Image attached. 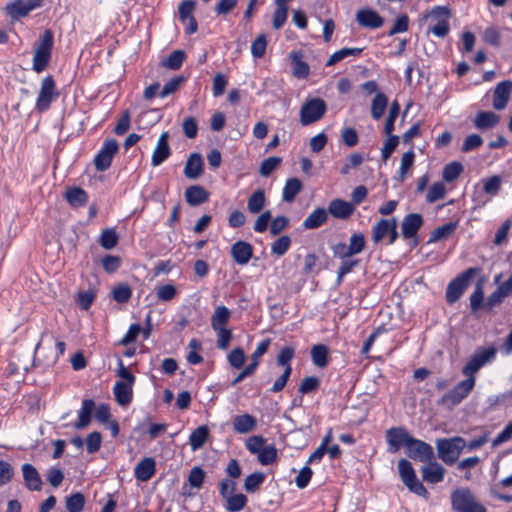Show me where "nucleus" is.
I'll return each mask as SVG.
<instances>
[{
  "instance_id": "nucleus-32",
  "label": "nucleus",
  "mask_w": 512,
  "mask_h": 512,
  "mask_svg": "<svg viewBox=\"0 0 512 512\" xmlns=\"http://www.w3.org/2000/svg\"><path fill=\"white\" fill-rule=\"evenodd\" d=\"M327 212L323 208H317L311 212L303 222L305 229H316L327 221Z\"/></svg>"
},
{
  "instance_id": "nucleus-24",
  "label": "nucleus",
  "mask_w": 512,
  "mask_h": 512,
  "mask_svg": "<svg viewBox=\"0 0 512 512\" xmlns=\"http://www.w3.org/2000/svg\"><path fill=\"white\" fill-rule=\"evenodd\" d=\"M203 173V159L200 154L193 153L188 158L185 168L184 174L189 179H197Z\"/></svg>"
},
{
  "instance_id": "nucleus-12",
  "label": "nucleus",
  "mask_w": 512,
  "mask_h": 512,
  "mask_svg": "<svg viewBox=\"0 0 512 512\" xmlns=\"http://www.w3.org/2000/svg\"><path fill=\"white\" fill-rule=\"evenodd\" d=\"M118 149L119 145L115 139L105 140L99 153L94 159L96 170L100 172L107 170L110 167L112 159L117 153Z\"/></svg>"
},
{
  "instance_id": "nucleus-48",
  "label": "nucleus",
  "mask_w": 512,
  "mask_h": 512,
  "mask_svg": "<svg viewBox=\"0 0 512 512\" xmlns=\"http://www.w3.org/2000/svg\"><path fill=\"white\" fill-rule=\"evenodd\" d=\"M185 59V53L181 50L173 51L163 62L164 67L177 70L181 67Z\"/></svg>"
},
{
  "instance_id": "nucleus-4",
  "label": "nucleus",
  "mask_w": 512,
  "mask_h": 512,
  "mask_svg": "<svg viewBox=\"0 0 512 512\" xmlns=\"http://www.w3.org/2000/svg\"><path fill=\"white\" fill-rule=\"evenodd\" d=\"M53 47V34L50 30H45L35 44L33 56V70L40 73L48 65L51 58V50Z\"/></svg>"
},
{
  "instance_id": "nucleus-34",
  "label": "nucleus",
  "mask_w": 512,
  "mask_h": 512,
  "mask_svg": "<svg viewBox=\"0 0 512 512\" xmlns=\"http://www.w3.org/2000/svg\"><path fill=\"white\" fill-rule=\"evenodd\" d=\"M393 224L392 219H380L372 228V240L375 244L388 236Z\"/></svg>"
},
{
  "instance_id": "nucleus-41",
  "label": "nucleus",
  "mask_w": 512,
  "mask_h": 512,
  "mask_svg": "<svg viewBox=\"0 0 512 512\" xmlns=\"http://www.w3.org/2000/svg\"><path fill=\"white\" fill-rule=\"evenodd\" d=\"M362 52L361 48H342L334 52L327 60L326 66H333L336 63L350 56H358Z\"/></svg>"
},
{
  "instance_id": "nucleus-14",
  "label": "nucleus",
  "mask_w": 512,
  "mask_h": 512,
  "mask_svg": "<svg viewBox=\"0 0 512 512\" xmlns=\"http://www.w3.org/2000/svg\"><path fill=\"white\" fill-rule=\"evenodd\" d=\"M169 134L168 132H163L157 141L156 147L153 151L151 158V165L153 167H157L161 165L171 154V150L168 143Z\"/></svg>"
},
{
  "instance_id": "nucleus-11",
  "label": "nucleus",
  "mask_w": 512,
  "mask_h": 512,
  "mask_svg": "<svg viewBox=\"0 0 512 512\" xmlns=\"http://www.w3.org/2000/svg\"><path fill=\"white\" fill-rule=\"evenodd\" d=\"M57 97L55 81L51 76L45 77L41 82L36 109L40 112L46 111Z\"/></svg>"
},
{
  "instance_id": "nucleus-15",
  "label": "nucleus",
  "mask_w": 512,
  "mask_h": 512,
  "mask_svg": "<svg viewBox=\"0 0 512 512\" xmlns=\"http://www.w3.org/2000/svg\"><path fill=\"white\" fill-rule=\"evenodd\" d=\"M150 330L151 328L149 322H145V325L133 323L130 325L123 338L119 341V345L128 346L129 344L135 342L139 336H142L143 339H147L150 335Z\"/></svg>"
},
{
  "instance_id": "nucleus-57",
  "label": "nucleus",
  "mask_w": 512,
  "mask_h": 512,
  "mask_svg": "<svg viewBox=\"0 0 512 512\" xmlns=\"http://www.w3.org/2000/svg\"><path fill=\"white\" fill-rule=\"evenodd\" d=\"M511 225H512L511 220L507 219V220L504 221L502 226L497 230V232L495 234V237H494V240H493V243L496 246H501V245H503L504 243L507 242L508 234H509V230L511 228Z\"/></svg>"
},
{
  "instance_id": "nucleus-25",
  "label": "nucleus",
  "mask_w": 512,
  "mask_h": 512,
  "mask_svg": "<svg viewBox=\"0 0 512 512\" xmlns=\"http://www.w3.org/2000/svg\"><path fill=\"white\" fill-rule=\"evenodd\" d=\"M328 210L335 218L346 219L353 213L354 205L341 199H335L330 202Z\"/></svg>"
},
{
  "instance_id": "nucleus-8",
  "label": "nucleus",
  "mask_w": 512,
  "mask_h": 512,
  "mask_svg": "<svg viewBox=\"0 0 512 512\" xmlns=\"http://www.w3.org/2000/svg\"><path fill=\"white\" fill-rule=\"evenodd\" d=\"M475 382V377H465L442 397L441 403L447 407L458 405L473 390Z\"/></svg>"
},
{
  "instance_id": "nucleus-31",
  "label": "nucleus",
  "mask_w": 512,
  "mask_h": 512,
  "mask_svg": "<svg viewBox=\"0 0 512 512\" xmlns=\"http://www.w3.org/2000/svg\"><path fill=\"white\" fill-rule=\"evenodd\" d=\"M132 385L129 383L124 382H116L114 385V395L116 398V401L122 405L125 406L129 404L132 400Z\"/></svg>"
},
{
  "instance_id": "nucleus-36",
  "label": "nucleus",
  "mask_w": 512,
  "mask_h": 512,
  "mask_svg": "<svg viewBox=\"0 0 512 512\" xmlns=\"http://www.w3.org/2000/svg\"><path fill=\"white\" fill-rule=\"evenodd\" d=\"M485 302L483 284L482 282H478L470 296V308L473 312L486 310Z\"/></svg>"
},
{
  "instance_id": "nucleus-64",
  "label": "nucleus",
  "mask_w": 512,
  "mask_h": 512,
  "mask_svg": "<svg viewBox=\"0 0 512 512\" xmlns=\"http://www.w3.org/2000/svg\"><path fill=\"white\" fill-rule=\"evenodd\" d=\"M289 226V219L286 216H277L271 221L270 233L273 236L279 235Z\"/></svg>"
},
{
  "instance_id": "nucleus-33",
  "label": "nucleus",
  "mask_w": 512,
  "mask_h": 512,
  "mask_svg": "<svg viewBox=\"0 0 512 512\" xmlns=\"http://www.w3.org/2000/svg\"><path fill=\"white\" fill-rule=\"evenodd\" d=\"M458 226L457 222H449L442 226L435 228L428 240V243H435L441 240H445L450 237Z\"/></svg>"
},
{
  "instance_id": "nucleus-27",
  "label": "nucleus",
  "mask_w": 512,
  "mask_h": 512,
  "mask_svg": "<svg viewBox=\"0 0 512 512\" xmlns=\"http://www.w3.org/2000/svg\"><path fill=\"white\" fill-rule=\"evenodd\" d=\"M232 424L237 433L246 434L255 429L257 422L253 416L243 414L235 416Z\"/></svg>"
},
{
  "instance_id": "nucleus-59",
  "label": "nucleus",
  "mask_w": 512,
  "mask_h": 512,
  "mask_svg": "<svg viewBox=\"0 0 512 512\" xmlns=\"http://www.w3.org/2000/svg\"><path fill=\"white\" fill-rule=\"evenodd\" d=\"M257 455L262 465H269L276 459L277 451L273 445H267Z\"/></svg>"
},
{
  "instance_id": "nucleus-17",
  "label": "nucleus",
  "mask_w": 512,
  "mask_h": 512,
  "mask_svg": "<svg viewBox=\"0 0 512 512\" xmlns=\"http://www.w3.org/2000/svg\"><path fill=\"white\" fill-rule=\"evenodd\" d=\"M231 255L238 265H246L253 255V247L246 241H237L231 247Z\"/></svg>"
},
{
  "instance_id": "nucleus-16",
  "label": "nucleus",
  "mask_w": 512,
  "mask_h": 512,
  "mask_svg": "<svg viewBox=\"0 0 512 512\" xmlns=\"http://www.w3.org/2000/svg\"><path fill=\"white\" fill-rule=\"evenodd\" d=\"M445 468L437 462H429L421 467L422 478L429 484H436L443 481Z\"/></svg>"
},
{
  "instance_id": "nucleus-1",
  "label": "nucleus",
  "mask_w": 512,
  "mask_h": 512,
  "mask_svg": "<svg viewBox=\"0 0 512 512\" xmlns=\"http://www.w3.org/2000/svg\"><path fill=\"white\" fill-rule=\"evenodd\" d=\"M65 347L66 343L62 337L45 332L36 345L35 354L39 359H43L45 365L52 366L64 354Z\"/></svg>"
},
{
  "instance_id": "nucleus-9",
  "label": "nucleus",
  "mask_w": 512,
  "mask_h": 512,
  "mask_svg": "<svg viewBox=\"0 0 512 512\" xmlns=\"http://www.w3.org/2000/svg\"><path fill=\"white\" fill-rule=\"evenodd\" d=\"M327 109L326 103L321 98L307 100L300 109V122L303 126L319 121Z\"/></svg>"
},
{
  "instance_id": "nucleus-30",
  "label": "nucleus",
  "mask_w": 512,
  "mask_h": 512,
  "mask_svg": "<svg viewBox=\"0 0 512 512\" xmlns=\"http://www.w3.org/2000/svg\"><path fill=\"white\" fill-rule=\"evenodd\" d=\"M266 195L263 189L255 190L247 201V209L252 214L260 213L266 205Z\"/></svg>"
},
{
  "instance_id": "nucleus-7",
  "label": "nucleus",
  "mask_w": 512,
  "mask_h": 512,
  "mask_svg": "<svg viewBox=\"0 0 512 512\" xmlns=\"http://www.w3.org/2000/svg\"><path fill=\"white\" fill-rule=\"evenodd\" d=\"M426 18L429 20V31L435 36L443 38L448 34L450 30V11L448 8L435 7L426 15Z\"/></svg>"
},
{
  "instance_id": "nucleus-18",
  "label": "nucleus",
  "mask_w": 512,
  "mask_h": 512,
  "mask_svg": "<svg viewBox=\"0 0 512 512\" xmlns=\"http://www.w3.org/2000/svg\"><path fill=\"white\" fill-rule=\"evenodd\" d=\"M357 22L366 28L376 29L383 25V18L374 10L362 9L356 13Z\"/></svg>"
},
{
  "instance_id": "nucleus-50",
  "label": "nucleus",
  "mask_w": 512,
  "mask_h": 512,
  "mask_svg": "<svg viewBox=\"0 0 512 512\" xmlns=\"http://www.w3.org/2000/svg\"><path fill=\"white\" fill-rule=\"evenodd\" d=\"M270 345V340L265 339L258 343L256 350L251 355V363L248 365L249 367H253L255 371L260 363V358L266 353Z\"/></svg>"
},
{
  "instance_id": "nucleus-55",
  "label": "nucleus",
  "mask_w": 512,
  "mask_h": 512,
  "mask_svg": "<svg viewBox=\"0 0 512 512\" xmlns=\"http://www.w3.org/2000/svg\"><path fill=\"white\" fill-rule=\"evenodd\" d=\"M156 297L161 301H170L177 295V289L173 284H165L156 288Z\"/></svg>"
},
{
  "instance_id": "nucleus-20",
  "label": "nucleus",
  "mask_w": 512,
  "mask_h": 512,
  "mask_svg": "<svg viewBox=\"0 0 512 512\" xmlns=\"http://www.w3.org/2000/svg\"><path fill=\"white\" fill-rule=\"evenodd\" d=\"M398 471L402 482L409 488L410 491H416V481L414 468L406 459H400L398 462Z\"/></svg>"
},
{
  "instance_id": "nucleus-44",
  "label": "nucleus",
  "mask_w": 512,
  "mask_h": 512,
  "mask_svg": "<svg viewBox=\"0 0 512 512\" xmlns=\"http://www.w3.org/2000/svg\"><path fill=\"white\" fill-rule=\"evenodd\" d=\"M401 233L405 239L416 236V213L406 215L401 224Z\"/></svg>"
},
{
  "instance_id": "nucleus-23",
  "label": "nucleus",
  "mask_w": 512,
  "mask_h": 512,
  "mask_svg": "<svg viewBox=\"0 0 512 512\" xmlns=\"http://www.w3.org/2000/svg\"><path fill=\"white\" fill-rule=\"evenodd\" d=\"M155 461L153 458L147 457L141 460L134 469L137 480L146 482L155 474Z\"/></svg>"
},
{
  "instance_id": "nucleus-60",
  "label": "nucleus",
  "mask_w": 512,
  "mask_h": 512,
  "mask_svg": "<svg viewBox=\"0 0 512 512\" xmlns=\"http://www.w3.org/2000/svg\"><path fill=\"white\" fill-rule=\"evenodd\" d=\"M194 8L195 2L193 0H184L180 3L178 12L182 23H186V20L193 17Z\"/></svg>"
},
{
  "instance_id": "nucleus-2",
  "label": "nucleus",
  "mask_w": 512,
  "mask_h": 512,
  "mask_svg": "<svg viewBox=\"0 0 512 512\" xmlns=\"http://www.w3.org/2000/svg\"><path fill=\"white\" fill-rule=\"evenodd\" d=\"M385 439L389 453H396L401 448H404L409 457H416V439L403 427L388 429L385 433Z\"/></svg>"
},
{
  "instance_id": "nucleus-53",
  "label": "nucleus",
  "mask_w": 512,
  "mask_h": 512,
  "mask_svg": "<svg viewBox=\"0 0 512 512\" xmlns=\"http://www.w3.org/2000/svg\"><path fill=\"white\" fill-rule=\"evenodd\" d=\"M245 446L250 453L258 454L267 446L266 439L259 435L251 436L246 440Z\"/></svg>"
},
{
  "instance_id": "nucleus-51",
  "label": "nucleus",
  "mask_w": 512,
  "mask_h": 512,
  "mask_svg": "<svg viewBox=\"0 0 512 512\" xmlns=\"http://www.w3.org/2000/svg\"><path fill=\"white\" fill-rule=\"evenodd\" d=\"M85 498L81 493H75L66 499V508L69 512H80L83 509Z\"/></svg>"
},
{
  "instance_id": "nucleus-56",
  "label": "nucleus",
  "mask_w": 512,
  "mask_h": 512,
  "mask_svg": "<svg viewBox=\"0 0 512 512\" xmlns=\"http://www.w3.org/2000/svg\"><path fill=\"white\" fill-rule=\"evenodd\" d=\"M281 163L280 157H269L260 166L259 172L263 177H268Z\"/></svg>"
},
{
  "instance_id": "nucleus-5",
  "label": "nucleus",
  "mask_w": 512,
  "mask_h": 512,
  "mask_svg": "<svg viewBox=\"0 0 512 512\" xmlns=\"http://www.w3.org/2000/svg\"><path fill=\"white\" fill-rule=\"evenodd\" d=\"M497 350L495 347L478 348L462 368L465 377H475V374L486 364L495 360Z\"/></svg>"
},
{
  "instance_id": "nucleus-28",
  "label": "nucleus",
  "mask_w": 512,
  "mask_h": 512,
  "mask_svg": "<svg viewBox=\"0 0 512 512\" xmlns=\"http://www.w3.org/2000/svg\"><path fill=\"white\" fill-rule=\"evenodd\" d=\"M499 116L491 111L479 112L474 119L477 129L485 130L495 127L499 123Z\"/></svg>"
},
{
  "instance_id": "nucleus-62",
  "label": "nucleus",
  "mask_w": 512,
  "mask_h": 512,
  "mask_svg": "<svg viewBox=\"0 0 512 512\" xmlns=\"http://www.w3.org/2000/svg\"><path fill=\"white\" fill-rule=\"evenodd\" d=\"M272 214L270 210L262 212L255 220L254 230L258 233H263L267 230L268 224L271 221Z\"/></svg>"
},
{
  "instance_id": "nucleus-45",
  "label": "nucleus",
  "mask_w": 512,
  "mask_h": 512,
  "mask_svg": "<svg viewBox=\"0 0 512 512\" xmlns=\"http://www.w3.org/2000/svg\"><path fill=\"white\" fill-rule=\"evenodd\" d=\"M265 475L262 472H255L248 475L244 480V488L248 493H254L264 482Z\"/></svg>"
},
{
  "instance_id": "nucleus-19",
  "label": "nucleus",
  "mask_w": 512,
  "mask_h": 512,
  "mask_svg": "<svg viewBox=\"0 0 512 512\" xmlns=\"http://www.w3.org/2000/svg\"><path fill=\"white\" fill-rule=\"evenodd\" d=\"M511 87L512 83L510 81H503L496 86L493 94V107L496 110H502L506 107Z\"/></svg>"
},
{
  "instance_id": "nucleus-38",
  "label": "nucleus",
  "mask_w": 512,
  "mask_h": 512,
  "mask_svg": "<svg viewBox=\"0 0 512 512\" xmlns=\"http://www.w3.org/2000/svg\"><path fill=\"white\" fill-rule=\"evenodd\" d=\"M208 436L209 430L206 426H200L195 429L189 437V444L192 450L196 451L200 449L205 444Z\"/></svg>"
},
{
  "instance_id": "nucleus-37",
  "label": "nucleus",
  "mask_w": 512,
  "mask_h": 512,
  "mask_svg": "<svg viewBox=\"0 0 512 512\" xmlns=\"http://www.w3.org/2000/svg\"><path fill=\"white\" fill-rule=\"evenodd\" d=\"M302 183L298 178H290L283 188L282 199L285 202H292L296 195L302 190Z\"/></svg>"
},
{
  "instance_id": "nucleus-35",
  "label": "nucleus",
  "mask_w": 512,
  "mask_h": 512,
  "mask_svg": "<svg viewBox=\"0 0 512 512\" xmlns=\"http://www.w3.org/2000/svg\"><path fill=\"white\" fill-rule=\"evenodd\" d=\"M213 329L217 333V347L227 349L232 339L231 330L226 328L225 322H213Z\"/></svg>"
},
{
  "instance_id": "nucleus-46",
  "label": "nucleus",
  "mask_w": 512,
  "mask_h": 512,
  "mask_svg": "<svg viewBox=\"0 0 512 512\" xmlns=\"http://www.w3.org/2000/svg\"><path fill=\"white\" fill-rule=\"evenodd\" d=\"M100 245L109 250L114 248L118 243V235L114 229H104L99 238Z\"/></svg>"
},
{
  "instance_id": "nucleus-52",
  "label": "nucleus",
  "mask_w": 512,
  "mask_h": 512,
  "mask_svg": "<svg viewBox=\"0 0 512 512\" xmlns=\"http://www.w3.org/2000/svg\"><path fill=\"white\" fill-rule=\"evenodd\" d=\"M132 291L127 284H120L113 288L112 296L116 302L125 303L131 297Z\"/></svg>"
},
{
  "instance_id": "nucleus-26",
  "label": "nucleus",
  "mask_w": 512,
  "mask_h": 512,
  "mask_svg": "<svg viewBox=\"0 0 512 512\" xmlns=\"http://www.w3.org/2000/svg\"><path fill=\"white\" fill-rule=\"evenodd\" d=\"M94 408L95 403L93 400L86 399L82 402V407L78 414V421L74 425L76 429H84L90 424Z\"/></svg>"
},
{
  "instance_id": "nucleus-63",
  "label": "nucleus",
  "mask_w": 512,
  "mask_h": 512,
  "mask_svg": "<svg viewBox=\"0 0 512 512\" xmlns=\"http://www.w3.org/2000/svg\"><path fill=\"white\" fill-rule=\"evenodd\" d=\"M445 191H446V189H445V186L443 183L437 182V183L433 184L427 192V195H426L427 201L432 203L438 199L443 198L445 195Z\"/></svg>"
},
{
  "instance_id": "nucleus-21",
  "label": "nucleus",
  "mask_w": 512,
  "mask_h": 512,
  "mask_svg": "<svg viewBox=\"0 0 512 512\" xmlns=\"http://www.w3.org/2000/svg\"><path fill=\"white\" fill-rule=\"evenodd\" d=\"M185 199L190 206H198L209 200V192L200 185H193L186 189Z\"/></svg>"
},
{
  "instance_id": "nucleus-10",
  "label": "nucleus",
  "mask_w": 512,
  "mask_h": 512,
  "mask_svg": "<svg viewBox=\"0 0 512 512\" xmlns=\"http://www.w3.org/2000/svg\"><path fill=\"white\" fill-rule=\"evenodd\" d=\"M478 272L477 268L471 267L453 279L446 290V300L454 303L462 296L469 285L470 279Z\"/></svg>"
},
{
  "instance_id": "nucleus-58",
  "label": "nucleus",
  "mask_w": 512,
  "mask_h": 512,
  "mask_svg": "<svg viewBox=\"0 0 512 512\" xmlns=\"http://www.w3.org/2000/svg\"><path fill=\"white\" fill-rule=\"evenodd\" d=\"M266 47V36L261 34L252 42L251 53L255 58H261L265 54Z\"/></svg>"
},
{
  "instance_id": "nucleus-43",
  "label": "nucleus",
  "mask_w": 512,
  "mask_h": 512,
  "mask_svg": "<svg viewBox=\"0 0 512 512\" xmlns=\"http://www.w3.org/2000/svg\"><path fill=\"white\" fill-rule=\"evenodd\" d=\"M388 104V99L383 93H377L373 98L371 105V115L378 120L382 117Z\"/></svg>"
},
{
  "instance_id": "nucleus-6",
  "label": "nucleus",
  "mask_w": 512,
  "mask_h": 512,
  "mask_svg": "<svg viewBox=\"0 0 512 512\" xmlns=\"http://www.w3.org/2000/svg\"><path fill=\"white\" fill-rule=\"evenodd\" d=\"M466 441L462 437L437 440V451L439 458L448 465L455 463L463 449Z\"/></svg>"
},
{
  "instance_id": "nucleus-3",
  "label": "nucleus",
  "mask_w": 512,
  "mask_h": 512,
  "mask_svg": "<svg viewBox=\"0 0 512 512\" xmlns=\"http://www.w3.org/2000/svg\"><path fill=\"white\" fill-rule=\"evenodd\" d=\"M451 505L454 512H487L468 488H458L451 494Z\"/></svg>"
},
{
  "instance_id": "nucleus-40",
  "label": "nucleus",
  "mask_w": 512,
  "mask_h": 512,
  "mask_svg": "<svg viewBox=\"0 0 512 512\" xmlns=\"http://www.w3.org/2000/svg\"><path fill=\"white\" fill-rule=\"evenodd\" d=\"M311 358L317 367H326L328 365V348L322 344L314 345L311 349Z\"/></svg>"
},
{
  "instance_id": "nucleus-47",
  "label": "nucleus",
  "mask_w": 512,
  "mask_h": 512,
  "mask_svg": "<svg viewBox=\"0 0 512 512\" xmlns=\"http://www.w3.org/2000/svg\"><path fill=\"white\" fill-rule=\"evenodd\" d=\"M291 245V238L287 235H283L276 239L271 244V252L276 256H283Z\"/></svg>"
},
{
  "instance_id": "nucleus-49",
  "label": "nucleus",
  "mask_w": 512,
  "mask_h": 512,
  "mask_svg": "<svg viewBox=\"0 0 512 512\" xmlns=\"http://www.w3.org/2000/svg\"><path fill=\"white\" fill-rule=\"evenodd\" d=\"M463 171V166L459 162H451L444 167L443 179L452 182L457 179Z\"/></svg>"
},
{
  "instance_id": "nucleus-42",
  "label": "nucleus",
  "mask_w": 512,
  "mask_h": 512,
  "mask_svg": "<svg viewBox=\"0 0 512 512\" xmlns=\"http://www.w3.org/2000/svg\"><path fill=\"white\" fill-rule=\"evenodd\" d=\"M66 199L72 206L79 207L86 204L88 195L82 188L75 187L67 191Z\"/></svg>"
},
{
  "instance_id": "nucleus-29",
  "label": "nucleus",
  "mask_w": 512,
  "mask_h": 512,
  "mask_svg": "<svg viewBox=\"0 0 512 512\" xmlns=\"http://www.w3.org/2000/svg\"><path fill=\"white\" fill-rule=\"evenodd\" d=\"M290 58L293 66V75L299 79H304L309 75L310 67L303 61V55L300 52H291Z\"/></svg>"
},
{
  "instance_id": "nucleus-13",
  "label": "nucleus",
  "mask_w": 512,
  "mask_h": 512,
  "mask_svg": "<svg viewBox=\"0 0 512 512\" xmlns=\"http://www.w3.org/2000/svg\"><path fill=\"white\" fill-rule=\"evenodd\" d=\"M42 0H16L6 6L7 13L12 19L17 20L25 17L32 10L40 6Z\"/></svg>"
},
{
  "instance_id": "nucleus-39",
  "label": "nucleus",
  "mask_w": 512,
  "mask_h": 512,
  "mask_svg": "<svg viewBox=\"0 0 512 512\" xmlns=\"http://www.w3.org/2000/svg\"><path fill=\"white\" fill-rule=\"evenodd\" d=\"M224 500L225 508L229 512L241 511L242 509H244L248 501L247 497L242 493L232 494L226 497Z\"/></svg>"
},
{
  "instance_id": "nucleus-22",
  "label": "nucleus",
  "mask_w": 512,
  "mask_h": 512,
  "mask_svg": "<svg viewBox=\"0 0 512 512\" xmlns=\"http://www.w3.org/2000/svg\"><path fill=\"white\" fill-rule=\"evenodd\" d=\"M22 473L25 485L29 490L38 491L41 489L42 480L36 468L31 464L25 463L22 465Z\"/></svg>"
},
{
  "instance_id": "nucleus-61",
  "label": "nucleus",
  "mask_w": 512,
  "mask_h": 512,
  "mask_svg": "<svg viewBox=\"0 0 512 512\" xmlns=\"http://www.w3.org/2000/svg\"><path fill=\"white\" fill-rule=\"evenodd\" d=\"M102 436L99 432H91L86 438V448L89 453L97 452L101 447Z\"/></svg>"
},
{
  "instance_id": "nucleus-54",
  "label": "nucleus",
  "mask_w": 512,
  "mask_h": 512,
  "mask_svg": "<svg viewBox=\"0 0 512 512\" xmlns=\"http://www.w3.org/2000/svg\"><path fill=\"white\" fill-rule=\"evenodd\" d=\"M414 157L413 150H409L403 154L399 168V177L401 180H403L406 174L411 170L414 163Z\"/></svg>"
}]
</instances>
